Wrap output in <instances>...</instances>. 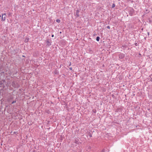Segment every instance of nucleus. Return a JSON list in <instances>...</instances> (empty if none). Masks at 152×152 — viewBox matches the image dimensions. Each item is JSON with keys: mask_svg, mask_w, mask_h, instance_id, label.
I'll list each match as a JSON object with an SVG mask.
<instances>
[{"mask_svg": "<svg viewBox=\"0 0 152 152\" xmlns=\"http://www.w3.org/2000/svg\"><path fill=\"white\" fill-rule=\"evenodd\" d=\"M99 39H100L99 37H96V40L98 42L99 41Z\"/></svg>", "mask_w": 152, "mask_h": 152, "instance_id": "11", "label": "nucleus"}, {"mask_svg": "<svg viewBox=\"0 0 152 152\" xmlns=\"http://www.w3.org/2000/svg\"><path fill=\"white\" fill-rule=\"evenodd\" d=\"M125 56V54L123 53H120L119 55H118L120 59L124 58Z\"/></svg>", "mask_w": 152, "mask_h": 152, "instance_id": "4", "label": "nucleus"}, {"mask_svg": "<svg viewBox=\"0 0 152 152\" xmlns=\"http://www.w3.org/2000/svg\"><path fill=\"white\" fill-rule=\"evenodd\" d=\"M78 141H79V139H76L75 140V141H74V142L76 143V144H78Z\"/></svg>", "mask_w": 152, "mask_h": 152, "instance_id": "9", "label": "nucleus"}, {"mask_svg": "<svg viewBox=\"0 0 152 152\" xmlns=\"http://www.w3.org/2000/svg\"><path fill=\"white\" fill-rule=\"evenodd\" d=\"M105 152V149H103L102 150L101 152Z\"/></svg>", "mask_w": 152, "mask_h": 152, "instance_id": "17", "label": "nucleus"}, {"mask_svg": "<svg viewBox=\"0 0 152 152\" xmlns=\"http://www.w3.org/2000/svg\"><path fill=\"white\" fill-rule=\"evenodd\" d=\"M87 135L88 136H89L90 137H91L92 136V134H91V133L90 132H88V133H87Z\"/></svg>", "mask_w": 152, "mask_h": 152, "instance_id": "10", "label": "nucleus"}, {"mask_svg": "<svg viewBox=\"0 0 152 152\" xmlns=\"http://www.w3.org/2000/svg\"><path fill=\"white\" fill-rule=\"evenodd\" d=\"M16 102V101H13L12 102V104H14V103H15Z\"/></svg>", "mask_w": 152, "mask_h": 152, "instance_id": "16", "label": "nucleus"}, {"mask_svg": "<svg viewBox=\"0 0 152 152\" xmlns=\"http://www.w3.org/2000/svg\"><path fill=\"white\" fill-rule=\"evenodd\" d=\"M46 42L47 43V45L49 46L51 45V40L50 39H48L46 40Z\"/></svg>", "mask_w": 152, "mask_h": 152, "instance_id": "3", "label": "nucleus"}, {"mask_svg": "<svg viewBox=\"0 0 152 152\" xmlns=\"http://www.w3.org/2000/svg\"><path fill=\"white\" fill-rule=\"evenodd\" d=\"M149 33H148V35H149Z\"/></svg>", "mask_w": 152, "mask_h": 152, "instance_id": "25", "label": "nucleus"}, {"mask_svg": "<svg viewBox=\"0 0 152 152\" xmlns=\"http://www.w3.org/2000/svg\"><path fill=\"white\" fill-rule=\"evenodd\" d=\"M5 18L6 14H2L1 20L3 21H4L5 20Z\"/></svg>", "mask_w": 152, "mask_h": 152, "instance_id": "5", "label": "nucleus"}, {"mask_svg": "<svg viewBox=\"0 0 152 152\" xmlns=\"http://www.w3.org/2000/svg\"><path fill=\"white\" fill-rule=\"evenodd\" d=\"M5 82L4 80H1L0 81V87H4V83Z\"/></svg>", "mask_w": 152, "mask_h": 152, "instance_id": "7", "label": "nucleus"}, {"mask_svg": "<svg viewBox=\"0 0 152 152\" xmlns=\"http://www.w3.org/2000/svg\"><path fill=\"white\" fill-rule=\"evenodd\" d=\"M149 78H148L149 80L151 81L152 82V75H151L149 76Z\"/></svg>", "mask_w": 152, "mask_h": 152, "instance_id": "8", "label": "nucleus"}, {"mask_svg": "<svg viewBox=\"0 0 152 152\" xmlns=\"http://www.w3.org/2000/svg\"><path fill=\"white\" fill-rule=\"evenodd\" d=\"M122 47L124 48H126V47H127V46L126 45H123L122 46Z\"/></svg>", "mask_w": 152, "mask_h": 152, "instance_id": "15", "label": "nucleus"}, {"mask_svg": "<svg viewBox=\"0 0 152 152\" xmlns=\"http://www.w3.org/2000/svg\"><path fill=\"white\" fill-rule=\"evenodd\" d=\"M115 7V4H113L112 5V8H113Z\"/></svg>", "mask_w": 152, "mask_h": 152, "instance_id": "14", "label": "nucleus"}, {"mask_svg": "<svg viewBox=\"0 0 152 152\" xmlns=\"http://www.w3.org/2000/svg\"><path fill=\"white\" fill-rule=\"evenodd\" d=\"M11 85L12 87L14 88H18L20 86V85L16 81H15L12 82Z\"/></svg>", "mask_w": 152, "mask_h": 152, "instance_id": "1", "label": "nucleus"}, {"mask_svg": "<svg viewBox=\"0 0 152 152\" xmlns=\"http://www.w3.org/2000/svg\"><path fill=\"white\" fill-rule=\"evenodd\" d=\"M92 112L94 113H96V111L94 109L92 110Z\"/></svg>", "mask_w": 152, "mask_h": 152, "instance_id": "13", "label": "nucleus"}, {"mask_svg": "<svg viewBox=\"0 0 152 152\" xmlns=\"http://www.w3.org/2000/svg\"><path fill=\"white\" fill-rule=\"evenodd\" d=\"M107 28L110 29V26H107Z\"/></svg>", "mask_w": 152, "mask_h": 152, "instance_id": "19", "label": "nucleus"}, {"mask_svg": "<svg viewBox=\"0 0 152 152\" xmlns=\"http://www.w3.org/2000/svg\"><path fill=\"white\" fill-rule=\"evenodd\" d=\"M151 20H149V22H151Z\"/></svg>", "mask_w": 152, "mask_h": 152, "instance_id": "23", "label": "nucleus"}, {"mask_svg": "<svg viewBox=\"0 0 152 152\" xmlns=\"http://www.w3.org/2000/svg\"><path fill=\"white\" fill-rule=\"evenodd\" d=\"M135 45L136 46H137V43H136L135 44Z\"/></svg>", "mask_w": 152, "mask_h": 152, "instance_id": "21", "label": "nucleus"}, {"mask_svg": "<svg viewBox=\"0 0 152 152\" xmlns=\"http://www.w3.org/2000/svg\"><path fill=\"white\" fill-rule=\"evenodd\" d=\"M54 36V35L53 34H52V35H51V37H53Z\"/></svg>", "mask_w": 152, "mask_h": 152, "instance_id": "20", "label": "nucleus"}, {"mask_svg": "<svg viewBox=\"0 0 152 152\" xmlns=\"http://www.w3.org/2000/svg\"><path fill=\"white\" fill-rule=\"evenodd\" d=\"M33 152H36V151H35V150H34L33 151Z\"/></svg>", "mask_w": 152, "mask_h": 152, "instance_id": "22", "label": "nucleus"}, {"mask_svg": "<svg viewBox=\"0 0 152 152\" xmlns=\"http://www.w3.org/2000/svg\"><path fill=\"white\" fill-rule=\"evenodd\" d=\"M14 134H15L16 135H17V134H18V133H17V132H14Z\"/></svg>", "mask_w": 152, "mask_h": 152, "instance_id": "18", "label": "nucleus"}, {"mask_svg": "<svg viewBox=\"0 0 152 152\" xmlns=\"http://www.w3.org/2000/svg\"><path fill=\"white\" fill-rule=\"evenodd\" d=\"M56 22L58 23H60L61 21L59 19H57L56 20Z\"/></svg>", "mask_w": 152, "mask_h": 152, "instance_id": "12", "label": "nucleus"}, {"mask_svg": "<svg viewBox=\"0 0 152 152\" xmlns=\"http://www.w3.org/2000/svg\"><path fill=\"white\" fill-rule=\"evenodd\" d=\"M79 10H77L76 11V12L75 13L74 15H75V16H76V18H78L79 16Z\"/></svg>", "mask_w": 152, "mask_h": 152, "instance_id": "6", "label": "nucleus"}, {"mask_svg": "<svg viewBox=\"0 0 152 152\" xmlns=\"http://www.w3.org/2000/svg\"><path fill=\"white\" fill-rule=\"evenodd\" d=\"M129 15L132 16L134 13V10L132 8H130L129 10Z\"/></svg>", "mask_w": 152, "mask_h": 152, "instance_id": "2", "label": "nucleus"}, {"mask_svg": "<svg viewBox=\"0 0 152 152\" xmlns=\"http://www.w3.org/2000/svg\"><path fill=\"white\" fill-rule=\"evenodd\" d=\"M70 69L71 70H72V68H70Z\"/></svg>", "mask_w": 152, "mask_h": 152, "instance_id": "24", "label": "nucleus"}]
</instances>
